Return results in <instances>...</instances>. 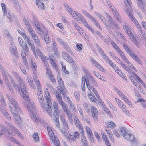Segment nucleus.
<instances>
[{
    "instance_id": "f257e3e1",
    "label": "nucleus",
    "mask_w": 146,
    "mask_h": 146,
    "mask_svg": "<svg viewBox=\"0 0 146 146\" xmlns=\"http://www.w3.org/2000/svg\"><path fill=\"white\" fill-rule=\"evenodd\" d=\"M28 103L26 102L25 105L27 107V110L29 112H31V117L33 121L36 123L38 122L40 120V118L36 115L34 114V111H35V107L33 102H31L30 100L28 101Z\"/></svg>"
},
{
    "instance_id": "f03ea898",
    "label": "nucleus",
    "mask_w": 146,
    "mask_h": 146,
    "mask_svg": "<svg viewBox=\"0 0 146 146\" xmlns=\"http://www.w3.org/2000/svg\"><path fill=\"white\" fill-rule=\"evenodd\" d=\"M28 103L26 102L25 105L27 107V110L29 112H31V117L33 121L36 123L38 122L40 120V118L36 115L34 114V111H35V107L33 102H31L30 100L28 101Z\"/></svg>"
},
{
    "instance_id": "7ed1b4c3",
    "label": "nucleus",
    "mask_w": 146,
    "mask_h": 146,
    "mask_svg": "<svg viewBox=\"0 0 146 146\" xmlns=\"http://www.w3.org/2000/svg\"><path fill=\"white\" fill-rule=\"evenodd\" d=\"M15 89H16L20 94V95L23 96V99L25 100L24 102L25 103L26 102L28 103L29 99L28 96V92L26 90V88L25 85V88L24 89L22 88L21 85L20 84V86L16 83L13 85Z\"/></svg>"
},
{
    "instance_id": "20e7f679",
    "label": "nucleus",
    "mask_w": 146,
    "mask_h": 146,
    "mask_svg": "<svg viewBox=\"0 0 146 146\" xmlns=\"http://www.w3.org/2000/svg\"><path fill=\"white\" fill-rule=\"evenodd\" d=\"M45 97L46 100L47 104V107H46V110L49 116L50 117H52V111L51 108V106H52L51 98L48 92H46Z\"/></svg>"
},
{
    "instance_id": "39448f33",
    "label": "nucleus",
    "mask_w": 146,
    "mask_h": 146,
    "mask_svg": "<svg viewBox=\"0 0 146 146\" xmlns=\"http://www.w3.org/2000/svg\"><path fill=\"white\" fill-rule=\"evenodd\" d=\"M54 111V118L55 119V125L58 127H60V125L59 122V115L60 114V112L58 110V104L55 103L53 104Z\"/></svg>"
},
{
    "instance_id": "423d86ee",
    "label": "nucleus",
    "mask_w": 146,
    "mask_h": 146,
    "mask_svg": "<svg viewBox=\"0 0 146 146\" xmlns=\"http://www.w3.org/2000/svg\"><path fill=\"white\" fill-rule=\"evenodd\" d=\"M6 95L8 99L10 101L9 106L10 105L12 106L13 109L19 112L21 111V109L19 107L18 103L14 98L12 97L10 94H6Z\"/></svg>"
},
{
    "instance_id": "0eeeda50",
    "label": "nucleus",
    "mask_w": 146,
    "mask_h": 146,
    "mask_svg": "<svg viewBox=\"0 0 146 146\" xmlns=\"http://www.w3.org/2000/svg\"><path fill=\"white\" fill-rule=\"evenodd\" d=\"M9 108L12 115L16 120L17 121H20V117L19 115L17 113H21V111L19 112V111H17L16 110H15V109H13L12 107L10 106H9Z\"/></svg>"
},
{
    "instance_id": "6e6552de",
    "label": "nucleus",
    "mask_w": 146,
    "mask_h": 146,
    "mask_svg": "<svg viewBox=\"0 0 146 146\" xmlns=\"http://www.w3.org/2000/svg\"><path fill=\"white\" fill-rule=\"evenodd\" d=\"M115 58L117 60H116V61L117 63L119 64H120L121 67L123 68H124L126 71L128 72L129 74H134V72L132 70L130 69L128 66H126L125 64H124L120 59L118 58L116 56H115Z\"/></svg>"
},
{
    "instance_id": "1a4fd4ad",
    "label": "nucleus",
    "mask_w": 146,
    "mask_h": 146,
    "mask_svg": "<svg viewBox=\"0 0 146 146\" xmlns=\"http://www.w3.org/2000/svg\"><path fill=\"white\" fill-rule=\"evenodd\" d=\"M82 69L83 71L84 72L85 74L86 75V78H86L87 80L88 79L92 81V82L93 83L94 85L96 84V82L94 80V79L92 77L90 73L88 70L84 67L82 66L81 68Z\"/></svg>"
},
{
    "instance_id": "9d476101",
    "label": "nucleus",
    "mask_w": 146,
    "mask_h": 146,
    "mask_svg": "<svg viewBox=\"0 0 146 146\" xmlns=\"http://www.w3.org/2000/svg\"><path fill=\"white\" fill-rule=\"evenodd\" d=\"M62 55L63 58L67 62L70 63H72V64H75V62L73 61L72 58L70 56L69 54L65 51L62 52Z\"/></svg>"
},
{
    "instance_id": "9b49d317",
    "label": "nucleus",
    "mask_w": 146,
    "mask_h": 146,
    "mask_svg": "<svg viewBox=\"0 0 146 146\" xmlns=\"http://www.w3.org/2000/svg\"><path fill=\"white\" fill-rule=\"evenodd\" d=\"M37 56H39L40 58H41L42 61L44 62L45 65L47 66L48 63L47 61L46 60H48L49 59L48 58L45 56H44L43 54L42 53L40 50H38L37 51Z\"/></svg>"
},
{
    "instance_id": "f8f14e48",
    "label": "nucleus",
    "mask_w": 146,
    "mask_h": 146,
    "mask_svg": "<svg viewBox=\"0 0 146 146\" xmlns=\"http://www.w3.org/2000/svg\"><path fill=\"white\" fill-rule=\"evenodd\" d=\"M92 116L94 120L95 121H97L98 110L96 108L93 106L90 107Z\"/></svg>"
},
{
    "instance_id": "ddd939ff",
    "label": "nucleus",
    "mask_w": 146,
    "mask_h": 146,
    "mask_svg": "<svg viewBox=\"0 0 146 146\" xmlns=\"http://www.w3.org/2000/svg\"><path fill=\"white\" fill-rule=\"evenodd\" d=\"M127 129L125 127L123 126L119 127L118 129L119 132L121 134L123 137L127 139V137L126 136L127 134H128L129 133H127Z\"/></svg>"
},
{
    "instance_id": "4468645a",
    "label": "nucleus",
    "mask_w": 146,
    "mask_h": 146,
    "mask_svg": "<svg viewBox=\"0 0 146 146\" xmlns=\"http://www.w3.org/2000/svg\"><path fill=\"white\" fill-rule=\"evenodd\" d=\"M138 6L142 11H145L146 7V3L144 0H136Z\"/></svg>"
},
{
    "instance_id": "2eb2a0df",
    "label": "nucleus",
    "mask_w": 146,
    "mask_h": 146,
    "mask_svg": "<svg viewBox=\"0 0 146 146\" xmlns=\"http://www.w3.org/2000/svg\"><path fill=\"white\" fill-rule=\"evenodd\" d=\"M79 136L78 132L75 131L73 134V135L69 134V136H68V138L69 140H71L73 141H75L76 139Z\"/></svg>"
},
{
    "instance_id": "dca6fc26",
    "label": "nucleus",
    "mask_w": 146,
    "mask_h": 146,
    "mask_svg": "<svg viewBox=\"0 0 146 146\" xmlns=\"http://www.w3.org/2000/svg\"><path fill=\"white\" fill-rule=\"evenodd\" d=\"M116 20L119 23L123 22V19L116 10L112 12Z\"/></svg>"
},
{
    "instance_id": "f3484780",
    "label": "nucleus",
    "mask_w": 146,
    "mask_h": 146,
    "mask_svg": "<svg viewBox=\"0 0 146 146\" xmlns=\"http://www.w3.org/2000/svg\"><path fill=\"white\" fill-rule=\"evenodd\" d=\"M50 127H47L48 131L49 136L50 137V140L51 141H52V143H54V141L56 140V139L54 133L51 129H50Z\"/></svg>"
},
{
    "instance_id": "a211bd4d",
    "label": "nucleus",
    "mask_w": 146,
    "mask_h": 146,
    "mask_svg": "<svg viewBox=\"0 0 146 146\" xmlns=\"http://www.w3.org/2000/svg\"><path fill=\"white\" fill-rule=\"evenodd\" d=\"M97 34L98 35L99 37H100V38L102 39L103 40L105 43L106 44L109 45L110 44V42H109L110 38H108V39H107L105 38L104 36L103 35H102L100 32L97 31Z\"/></svg>"
},
{
    "instance_id": "6ab92c4d",
    "label": "nucleus",
    "mask_w": 146,
    "mask_h": 146,
    "mask_svg": "<svg viewBox=\"0 0 146 146\" xmlns=\"http://www.w3.org/2000/svg\"><path fill=\"white\" fill-rule=\"evenodd\" d=\"M9 50L10 52L17 57L18 56L17 52L16 47L13 44H11L10 46Z\"/></svg>"
},
{
    "instance_id": "aec40b11",
    "label": "nucleus",
    "mask_w": 146,
    "mask_h": 146,
    "mask_svg": "<svg viewBox=\"0 0 146 146\" xmlns=\"http://www.w3.org/2000/svg\"><path fill=\"white\" fill-rule=\"evenodd\" d=\"M82 11L83 14L85 15L90 20L92 21L93 23H94L95 22L97 21V20L93 16L91 15L90 13H88L86 11L82 10Z\"/></svg>"
},
{
    "instance_id": "412c9836",
    "label": "nucleus",
    "mask_w": 146,
    "mask_h": 146,
    "mask_svg": "<svg viewBox=\"0 0 146 146\" xmlns=\"http://www.w3.org/2000/svg\"><path fill=\"white\" fill-rule=\"evenodd\" d=\"M14 75L15 78L17 79L18 82L21 84L22 88L24 89V88H25V84L23 81L22 79L18 74L16 73H14Z\"/></svg>"
},
{
    "instance_id": "4be33fe9",
    "label": "nucleus",
    "mask_w": 146,
    "mask_h": 146,
    "mask_svg": "<svg viewBox=\"0 0 146 146\" xmlns=\"http://www.w3.org/2000/svg\"><path fill=\"white\" fill-rule=\"evenodd\" d=\"M91 61H92L94 66H95L98 69H99L102 72H104L105 70L104 69L103 67L101 65H100L97 62L93 59H92Z\"/></svg>"
},
{
    "instance_id": "5701e85b",
    "label": "nucleus",
    "mask_w": 146,
    "mask_h": 146,
    "mask_svg": "<svg viewBox=\"0 0 146 146\" xmlns=\"http://www.w3.org/2000/svg\"><path fill=\"white\" fill-rule=\"evenodd\" d=\"M123 48L129 55L133 52V51L131 49L130 47L125 43L123 44Z\"/></svg>"
},
{
    "instance_id": "b1692460",
    "label": "nucleus",
    "mask_w": 146,
    "mask_h": 146,
    "mask_svg": "<svg viewBox=\"0 0 146 146\" xmlns=\"http://www.w3.org/2000/svg\"><path fill=\"white\" fill-rule=\"evenodd\" d=\"M29 46L31 47V49L33 52L34 54L35 55V56L36 58H38V56H37V50H40L39 49H37L36 50V51L35 50V47L34 44L33 43H31L29 44Z\"/></svg>"
},
{
    "instance_id": "393cba45",
    "label": "nucleus",
    "mask_w": 146,
    "mask_h": 146,
    "mask_svg": "<svg viewBox=\"0 0 146 146\" xmlns=\"http://www.w3.org/2000/svg\"><path fill=\"white\" fill-rule=\"evenodd\" d=\"M110 28H112L114 31H116L119 29L117 23L114 21L110 24Z\"/></svg>"
},
{
    "instance_id": "a878e982",
    "label": "nucleus",
    "mask_w": 146,
    "mask_h": 146,
    "mask_svg": "<svg viewBox=\"0 0 146 146\" xmlns=\"http://www.w3.org/2000/svg\"><path fill=\"white\" fill-rule=\"evenodd\" d=\"M123 27L127 34L130 33V32L131 31L130 26L127 23H123Z\"/></svg>"
},
{
    "instance_id": "bb28decb",
    "label": "nucleus",
    "mask_w": 146,
    "mask_h": 146,
    "mask_svg": "<svg viewBox=\"0 0 146 146\" xmlns=\"http://www.w3.org/2000/svg\"><path fill=\"white\" fill-rule=\"evenodd\" d=\"M91 81V82L89 83V80H88V79L87 80L86 78L85 79V82L87 86V88L89 90H90L91 89H92V87H93V86H96L97 84L96 83V85H94L93 83H92V81Z\"/></svg>"
},
{
    "instance_id": "cd10ccee",
    "label": "nucleus",
    "mask_w": 146,
    "mask_h": 146,
    "mask_svg": "<svg viewBox=\"0 0 146 146\" xmlns=\"http://www.w3.org/2000/svg\"><path fill=\"white\" fill-rule=\"evenodd\" d=\"M130 55L137 63L141 64L140 60L137 55L134 54V52H133L132 54H131Z\"/></svg>"
},
{
    "instance_id": "c85d7f7f",
    "label": "nucleus",
    "mask_w": 146,
    "mask_h": 146,
    "mask_svg": "<svg viewBox=\"0 0 146 146\" xmlns=\"http://www.w3.org/2000/svg\"><path fill=\"white\" fill-rule=\"evenodd\" d=\"M123 60L128 64L127 66L131 70L132 69V70L136 71V68L134 67L133 65L130 63L127 58L126 57L125 59Z\"/></svg>"
},
{
    "instance_id": "c756f323",
    "label": "nucleus",
    "mask_w": 146,
    "mask_h": 146,
    "mask_svg": "<svg viewBox=\"0 0 146 146\" xmlns=\"http://www.w3.org/2000/svg\"><path fill=\"white\" fill-rule=\"evenodd\" d=\"M3 35L7 39H11V36L9 32L7 30L5 29L4 31Z\"/></svg>"
},
{
    "instance_id": "7c9ffc66",
    "label": "nucleus",
    "mask_w": 146,
    "mask_h": 146,
    "mask_svg": "<svg viewBox=\"0 0 146 146\" xmlns=\"http://www.w3.org/2000/svg\"><path fill=\"white\" fill-rule=\"evenodd\" d=\"M36 5L40 9H42L44 8V4L40 0H36Z\"/></svg>"
},
{
    "instance_id": "2f4dec72",
    "label": "nucleus",
    "mask_w": 146,
    "mask_h": 146,
    "mask_svg": "<svg viewBox=\"0 0 146 146\" xmlns=\"http://www.w3.org/2000/svg\"><path fill=\"white\" fill-rule=\"evenodd\" d=\"M7 127L3 125H1V126L0 137L4 134V133L7 131Z\"/></svg>"
},
{
    "instance_id": "473e14b6",
    "label": "nucleus",
    "mask_w": 146,
    "mask_h": 146,
    "mask_svg": "<svg viewBox=\"0 0 146 146\" xmlns=\"http://www.w3.org/2000/svg\"><path fill=\"white\" fill-rule=\"evenodd\" d=\"M93 73L97 77L101 80L102 81H106V79L103 76L101 75L98 72L95 71H93Z\"/></svg>"
},
{
    "instance_id": "72a5a7b5",
    "label": "nucleus",
    "mask_w": 146,
    "mask_h": 146,
    "mask_svg": "<svg viewBox=\"0 0 146 146\" xmlns=\"http://www.w3.org/2000/svg\"><path fill=\"white\" fill-rule=\"evenodd\" d=\"M0 67H1L2 69V75L3 77V78L4 80L7 82H9V80L7 78V72H6L4 69H2V67H1V66L0 65Z\"/></svg>"
},
{
    "instance_id": "f704fd0d",
    "label": "nucleus",
    "mask_w": 146,
    "mask_h": 146,
    "mask_svg": "<svg viewBox=\"0 0 146 146\" xmlns=\"http://www.w3.org/2000/svg\"><path fill=\"white\" fill-rule=\"evenodd\" d=\"M114 90L122 98L125 97V95L116 87H114Z\"/></svg>"
},
{
    "instance_id": "c9c22d12",
    "label": "nucleus",
    "mask_w": 146,
    "mask_h": 146,
    "mask_svg": "<svg viewBox=\"0 0 146 146\" xmlns=\"http://www.w3.org/2000/svg\"><path fill=\"white\" fill-rule=\"evenodd\" d=\"M74 121L76 125L78 128L82 125L81 122L77 117H74Z\"/></svg>"
},
{
    "instance_id": "e433bc0d",
    "label": "nucleus",
    "mask_w": 146,
    "mask_h": 146,
    "mask_svg": "<svg viewBox=\"0 0 146 146\" xmlns=\"http://www.w3.org/2000/svg\"><path fill=\"white\" fill-rule=\"evenodd\" d=\"M56 96L58 103H59V102H61L63 101L62 100V98L61 95L59 94V92L57 91H56Z\"/></svg>"
},
{
    "instance_id": "4c0bfd02",
    "label": "nucleus",
    "mask_w": 146,
    "mask_h": 146,
    "mask_svg": "<svg viewBox=\"0 0 146 146\" xmlns=\"http://www.w3.org/2000/svg\"><path fill=\"white\" fill-rule=\"evenodd\" d=\"M101 20L104 23V24L106 25V29L108 30L110 29V25L107 23V22L109 23L108 22H107L106 19L103 17L102 19H101Z\"/></svg>"
},
{
    "instance_id": "58836bf2",
    "label": "nucleus",
    "mask_w": 146,
    "mask_h": 146,
    "mask_svg": "<svg viewBox=\"0 0 146 146\" xmlns=\"http://www.w3.org/2000/svg\"><path fill=\"white\" fill-rule=\"evenodd\" d=\"M130 33H128L127 34L128 35L129 37V38L132 40L134 41L135 42L137 41L135 39V38L134 36V35L132 32L131 31Z\"/></svg>"
},
{
    "instance_id": "ea45409f",
    "label": "nucleus",
    "mask_w": 146,
    "mask_h": 146,
    "mask_svg": "<svg viewBox=\"0 0 146 146\" xmlns=\"http://www.w3.org/2000/svg\"><path fill=\"white\" fill-rule=\"evenodd\" d=\"M7 138L9 139L10 141H14L15 143H16L17 144H19L20 143L15 138L13 137H11L9 136H7Z\"/></svg>"
},
{
    "instance_id": "a19ab883",
    "label": "nucleus",
    "mask_w": 146,
    "mask_h": 146,
    "mask_svg": "<svg viewBox=\"0 0 146 146\" xmlns=\"http://www.w3.org/2000/svg\"><path fill=\"white\" fill-rule=\"evenodd\" d=\"M23 20L27 29L31 27V25L29 24V21L28 20L25 18H23Z\"/></svg>"
},
{
    "instance_id": "79ce46f5",
    "label": "nucleus",
    "mask_w": 146,
    "mask_h": 146,
    "mask_svg": "<svg viewBox=\"0 0 146 146\" xmlns=\"http://www.w3.org/2000/svg\"><path fill=\"white\" fill-rule=\"evenodd\" d=\"M1 6L2 7V11L3 13V15L5 16L6 15V13L7 11V9L6 6L5 4L3 3L1 4Z\"/></svg>"
},
{
    "instance_id": "37998d69",
    "label": "nucleus",
    "mask_w": 146,
    "mask_h": 146,
    "mask_svg": "<svg viewBox=\"0 0 146 146\" xmlns=\"http://www.w3.org/2000/svg\"><path fill=\"white\" fill-rule=\"evenodd\" d=\"M110 42L113 47L116 50L117 52L118 50H120V49L118 47L117 45L116 44H115L113 40H111Z\"/></svg>"
},
{
    "instance_id": "c03bdc74",
    "label": "nucleus",
    "mask_w": 146,
    "mask_h": 146,
    "mask_svg": "<svg viewBox=\"0 0 146 146\" xmlns=\"http://www.w3.org/2000/svg\"><path fill=\"white\" fill-rule=\"evenodd\" d=\"M74 95L76 99V101L78 102L79 101L80 96V92L79 91H76L74 92Z\"/></svg>"
},
{
    "instance_id": "a18cd8bd",
    "label": "nucleus",
    "mask_w": 146,
    "mask_h": 146,
    "mask_svg": "<svg viewBox=\"0 0 146 146\" xmlns=\"http://www.w3.org/2000/svg\"><path fill=\"white\" fill-rule=\"evenodd\" d=\"M122 99L128 105L129 107H131L132 106V103L128 99L127 97L125 96V97H123Z\"/></svg>"
},
{
    "instance_id": "49530a36",
    "label": "nucleus",
    "mask_w": 146,
    "mask_h": 146,
    "mask_svg": "<svg viewBox=\"0 0 146 146\" xmlns=\"http://www.w3.org/2000/svg\"><path fill=\"white\" fill-rule=\"evenodd\" d=\"M83 105L84 107V109L86 112L88 113L89 112L90 105L89 104L85 102L83 104Z\"/></svg>"
},
{
    "instance_id": "de8ad7c7",
    "label": "nucleus",
    "mask_w": 146,
    "mask_h": 146,
    "mask_svg": "<svg viewBox=\"0 0 146 146\" xmlns=\"http://www.w3.org/2000/svg\"><path fill=\"white\" fill-rule=\"evenodd\" d=\"M37 95L39 102H42L43 100V98L41 91H39L37 92Z\"/></svg>"
},
{
    "instance_id": "09e8293b",
    "label": "nucleus",
    "mask_w": 146,
    "mask_h": 146,
    "mask_svg": "<svg viewBox=\"0 0 146 146\" xmlns=\"http://www.w3.org/2000/svg\"><path fill=\"white\" fill-rule=\"evenodd\" d=\"M88 97L93 102H96V100H97V99L95 98L93 93L92 94H89Z\"/></svg>"
},
{
    "instance_id": "8fccbe9b",
    "label": "nucleus",
    "mask_w": 146,
    "mask_h": 146,
    "mask_svg": "<svg viewBox=\"0 0 146 146\" xmlns=\"http://www.w3.org/2000/svg\"><path fill=\"white\" fill-rule=\"evenodd\" d=\"M65 128H62V129H60L61 133L62 135L65 136L66 138H68V136H69L67 135L66 129Z\"/></svg>"
},
{
    "instance_id": "3c124183",
    "label": "nucleus",
    "mask_w": 146,
    "mask_h": 146,
    "mask_svg": "<svg viewBox=\"0 0 146 146\" xmlns=\"http://www.w3.org/2000/svg\"><path fill=\"white\" fill-rule=\"evenodd\" d=\"M106 126L107 127L113 128L115 127V125L114 122L111 121L107 123Z\"/></svg>"
},
{
    "instance_id": "603ef678",
    "label": "nucleus",
    "mask_w": 146,
    "mask_h": 146,
    "mask_svg": "<svg viewBox=\"0 0 146 146\" xmlns=\"http://www.w3.org/2000/svg\"><path fill=\"white\" fill-rule=\"evenodd\" d=\"M105 13L106 17L108 19L109 22H110V24L114 21L112 19V17L108 15L107 13Z\"/></svg>"
},
{
    "instance_id": "864d4df0",
    "label": "nucleus",
    "mask_w": 146,
    "mask_h": 146,
    "mask_svg": "<svg viewBox=\"0 0 146 146\" xmlns=\"http://www.w3.org/2000/svg\"><path fill=\"white\" fill-rule=\"evenodd\" d=\"M59 104L61 106L64 111L67 109V108H68V107L65 104L64 102L62 101L61 102H59Z\"/></svg>"
},
{
    "instance_id": "5fc2aeb1",
    "label": "nucleus",
    "mask_w": 146,
    "mask_h": 146,
    "mask_svg": "<svg viewBox=\"0 0 146 146\" xmlns=\"http://www.w3.org/2000/svg\"><path fill=\"white\" fill-rule=\"evenodd\" d=\"M137 101L138 102H141V104L143 105V106L145 108H146V100L143 99H139L137 100Z\"/></svg>"
},
{
    "instance_id": "6e6d98bb",
    "label": "nucleus",
    "mask_w": 146,
    "mask_h": 146,
    "mask_svg": "<svg viewBox=\"0 0 146 146\" xmlns=\"http://www.w3.org/2000/svg\"><path fill=\"white\" fill-rule=\"evenodd\" d=\"M58 81L59 85H60V87L61 88H63L64 86V85L62 79L61 78L59 77L58 78Z\"/></svg>"
},
{
    "instance_id": "4d7b16f0",
    "label": "nucleus",
    "mask_w": 146,
    "mask_h": 146,
    "mask_svg": "<svg viewBox=\"0 0 146 146\" xmlns=\"http://www.w3.org/2000/svg\"><path fill=\"white\" fill-rule=\"evenodd\" d=\"M107 3L109 5L110 8L111 9L112 12L114 11L115 10H116L115 7L111 3L108 1H107Z\"/></svg>"
},
{
    "instance_id": "13d9d810",
    "label": "nucleus",
    "mask_w": 146,
    "mask_h": 146,
    "mask_svg": "<svg viewBox=\"0 0 146 146\" xmlns=\"http://www.w3.org/2000/svg\"><path fill=\"white\" fill-rule=\"evenodd\" d=\"M62 46L65 50L69 52H70V49L69 48V46L66 44V43L64 42L62 44Z\"/></svg>"
},
{
    "instance_id": "bf43d9fd",
    "label": "nucleus",
    "mask_w": 146,
    "mask_h": 146,
    "mask_svg": "<svg viewBox=\"0 0 146 146\" xmlns=\"http://www.w3.org/2000/svg\"><path fill=\"white\" fill-rule=\"evenodd\" d=\"M33 137L35 142H37L39 140V137L38 134L36 133L33 134Z\"/></svg>"
},
{
    "instance_id": "052dcab7",
    "label": "nucleus",
    "mask_w": 146,
    "mask_h": 146,
    "mask_svg": "<svg viewBox=\"0 0 146 146\" xmlns=\"http://www.w3.org/2000/svg\"><path fill=\"white\" fill-rule=\"evenodd\" d=\"M36 44L38 47L41 46V44L40 41L38 39V37L36 39L33 40Z\"/></svg>"
},
{
    "instance_id": "680f3d73",
    "label": "nucleus",
    "mask_w": 146,
    "mask_h": 146,
    "mask_svg": "<svg viewBox=\"0 0 146 146\" xmlns=\"http://www.w3.org/2000/svg\"><path fill=\"white\" fill-rule=\"evenodd\" d=\"M86 130L88 136H90V138H92V136H93V135L92 132L90 128L88 127H86Z\"/></svg>"
},
{
    "instance_id": "e2e57ef3",
    "label": "nucleus",
    "mask_w": 146,
    "mask_h": 146,
    "mask_svg": "<svg viewBox=\"0 0 146 146\" xmlns=\"http://www.w3.org/2000/svg\"><path fill=\"white\" fill-rule=\"evenodd\" d=\"M127 14L128 15V16L131 19L132 21H134L136 20L135 17H133V15L129 11H126Z\"/></svg>"
},
{
    "instance_id": "0e129e2a",
    "label": "nucleus",
    "mask_w": 146,
    "mask_h": 146,
    "mask_svg": "<svg viewBox=\"0 0 146 146\" xmlns=\"http://www.w3.org/2000/svg\"><path fill=\"white\" fill-rule=\"evenodd\" d=\"M48 77L49 79L52 82H53V83H54L56 82V80L55 78L52 74L48 76Z\"/></svg>"
},
{
    "instance_id": "69168bd1",
    "label": "nucleus",
    "mask_w": 146,
    "mask_h": 146,
    "mask_svg": "<svg viewBox=\"0 0 146 146\" xmlns=\"http://www.w3.org/2000/svg\"><path fill=\"white\" fill-rule=\"evenodd\" d=\"M15 133H16L17 135L21 138L23 139V135L22 134L19 132V131L16 128L14 129L13 131Z\"/></svg>"
},
{
    "instance_id": "338daca9",
    "label": "nucleus",
    "mask_w": 146,
    "mask_h": 146,
    "mask_svg": "<svg viewBox=\"0 0 146 146\" xmlns=\"http://www.w3.org/2000/svg\"><path fill=\"white\" fill-rule=\"evenodd\" d=\"M132 21L135 24V25L137 27L138 30V31L142 29L140 25L139 24V23L136 20H135L134 21Z\"/></svg>"
},
{
    "instance_id": "774afa93",
    "label": "nucleus",
    "mask_w": 146,
    "mask_h": 146,
    "mask_svg": "<svg viewBox=\"0 0 146 146\" xmlns=\"http://www.w3.org/2000/svg\"><path fill=\"white\" fill-rule=\"evenodd\" d=\"M62 121V122L63 125L64 126V127L66 129H68V124L66 122L65 119L64 118L62 119H61Z\"/></svg>"
}]
</instances>
